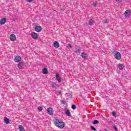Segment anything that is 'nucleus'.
<instances>
[{
	"label": "nucleus",
	"instance_id": "obj_23",
	"mask_svg": "<svg viewBox=\"0 0 131 131\" xmlns=\"http://www.w3.org/2000/svg\"><path fill=\"white\" fill-rule=\"evenodd\" d=\"M38 110L39 112H40V111H42V107L39 106L38 107Z\"/></svg>",
	"mask_w": 131,
	"mask_h": 131
},
{
	"label": "nucleus",
	"instance_id": "obj_34",
	"mask_svg": "<svg viewBox=\"0 0 131 131\" xmlns=\"http://www.w3.org/2000/svg\"><path fill=\"white\" fill-rule=\"evenodd\" d=\"M117 1H118V2H119L120 3L122 2V0H117Z\"/></svg>",
	"mask_w": 131,
	"mask_h": 131
},
{
	"label": "nucleus",
	"instance_id": "obj_27",
	"mask_svg": "<svg viewBox=\"0 0 131 131\" xmlns=\"http://www.w3.org/2000/svg\"><path fill=\"white\" fill-rule=\"evenodd\" d=\"M91 129H92V130H94V131L97 130V129H96V128L94 127L93 126H91Z\"/></svg>",
	"mask_w": 131,
	"mask_h": 131
},
{
	"label": "nucleus",
	"instance_id": "obj_3",
	"mask_svg": "<svg viewBox=\"0 0 131 131\" xmlns=\"http://www.w3.org/2000/svg\"><path fill=\"white\" fill-rule=\"evenodd\" d=\"M22 60V58L20 56H17L14 58L15 62H16V63H19V62H21V60Z\"/></svg>",
	"mask_w": 131,
	"mask_h": 131
},
{
	"label": "nucleus",
	"instance_id": "obj_24",
	"mask_svg": "<svg viewBox=\"0 0 131 131\" xmlns=\"http://www.w3.org/2000/svg\"><path fill=\"white\" fill-rule=\"evenodd\" d=\"M102 23H103V24H106V23H108V20L107 19H104L102 21Z\"/></svg>",
	"mask_w": 131,
	"mask_h": 131
},
{
	"label": "nucleus",
	"instance_id": "obj_22",
	"mask_svg": "<svg viewBox=\"0 0 131 131\" xmlns=\"http://www.w3.org/2000/svg\"><path fill=\"white\" fill-rule=\"evenodd\" d=\"M52 86L53 88H56V86H57V84L55 82H52Z\"/></svg>",
	"mask_w": 131,
	"mask_h": 131
},
{
	"label": "nucleus",
	"instance_id": "obj_35",
	"mask_svg": "<svg viewBox=\"0 0 131 131\" xmlns=\"http://www.w3.org/2000/svg\"><path fill=\"white\" fill-rule=\"evenodd\" d=\"M104 130L105 131H108V130H107L106 128H104Z\"/></svg>",
	"mask_w": 131,
	"mask_h": 131
},
{
	"label": "nucleus",
	"instance_id": "obj_11",
	"mask_svg": "<svg viewBox=\"0 0 131 131\" xmlns=\"http://www.w3.org/2000/svg\"><path fill=\"white\" fill-rule=\"evenodd\" d=\"M6 21L7 19L6 18H3L0 20V24H1V25H4V24H5Z\"/></svg>",
	"mask_w": 131,
	"mask_h": 131
},
{
	"label": "nucleus",
	"instance_id": "obj_18",
	"mask_svg": "<svg viewBox=\"0 0 131 131\" xmlns=\"http://www.w3.org/2000/svg\"><path fill=\"white\" fill-rule=\"evenodd\" d=\"M18 67L19 69H22V67H23V63L22 62H20L18 64Z\"/></svg>",
	"mask_w": 131,
	"mask_h": 131
},
{
	"label": "nucleus",
	"instance_id": "obj_9",
	"mask_svg": "<svg viewBox=\"0 0 131 131\" xmlns=\"http://www.w3.org/2000/svg\"><path fill=\"white\" fill-rule=\"evenodd\" d=\"M56 80L58 81V82H61L62 80L61 79V77L59 75V73H57L56 75Z\"/></svg>",
	"mask_w": 131,
	"mask_h": 131
},
{
	"label": "nucleus",
	"instance_id": "obj_1",
	"mask_svg": "<svg viewBox=\"0 0 131 131\" xmlns=\"http://www.w3.org/2000/svg\"><path fill=\"white\" fill-rule=\"evenodd\" d=\"M54 123L57 127H58V128H60L61 129H62V128H64V127L65 126V123L63 122V120L58 119V118L55 119L54 120Z\"/></svg>",
	"mask_w": 131,
	"mask_h": 131
},
{
	"label": "nucleus",
	"instance_id": "obj_28",
	"mask_svg": "<svg viewBox=\"0 0 131 131\" xmlns=\"http://www.w3.org/2000/svg\"><path fill=\"white\" fill-rule=\"evenodd\" d=\"M72 109H76V105H75V104H73L72 105Z\"/></svg>",
	"mask_w": 131,
	"mask_h": 131
},
{
	"label": "nucleus",
	"instance_id": "obj_14",
	"mask_svg": "<svg viewBox=\"0 0 131 131\" xmlns=\"http://www.w3.org/2000/svg\"><path fill=\"white\" fill-rule=\"evenodd\" d=\"M18 129L19 131H25V129L24 128V127L23 126L19 125L18 126Z\"/></svg>",
	"mask_w": 131,
	"mask_h": 131
},
{
	"label": "nucleus",
	"instance_id": "obj_31",
	"mask_svg": "<svg viewBox=\"0 0 131 131\" xmlns=\"http://www.w3.org/2000/svg\"><path fill=\"white\" fill-rule=\"evenodd\" d=\"M114 128L115 129V130H118V128L116 127V126L115 125H114Z\"/></svg>",
	"mask_w": 131,
	"mask_h": 131
},
{
	"label": "nucleus",
	"instance_id": "obj_5",
	"mask_svg": "<svg viewBox=\"0 0 131 131\" xmlns=\"http://www.w3.org/2000/svg\"><path fill=\"white\" fill-rule=\"evenodd\" d=\"M31 36H32V38H33L34 39H36V38L38 37V36L37 35L36 33L34 32H33L31 33Z\"/></svg>",
	"mask_w": 131,
	"mask_h": 131
},
{
	"label": "nucleus",
	"instance_id": "obj_17",
	"mask_svg": "<svg viewBox=\"0 0 131 131\" xmlns=\"http://www.w3.org/2000/svg\"><path fill=\"white\" fill-rule=\"evenodd\" d=\"M4 122H5V123H6V124H8V123L10 122V120H9V119L7 118H5Z\"/></svg>",
	"mask_w": 131,
	"mask_h": 131
},
{
	"label": "nucleus",
	"instance_id": "obj_6",
	"mask_svg": "<svg viewBox=\"0 0 131 131\" xmlns=\"http://www.w3.org/2000/svg\"><path fill=\"white\" fill-rule=\"evenodd\" d=\"M42 29V28H41V27L40 26H37L35 28V31H36V32H40Z\"/></svg>",
	"mask_w": 131,
	"mask_h": 131
},
{
	"label": "nucleus",
	"instance_id": "obj_25",
	"mask_svg": "<svg viewBox=\"0 0 131 131\" xmlns=\"http://www.w3.org/2000/svg\"><path fill=\"white\" fill-rule=\"evenodd\" d=\"M67 48H68V49H71V48H72V46H71V43L68 44Z\"/></svg>",
	"mask_w": 131,
	"mask_h": 131
},
{
	"label": "nucleus",
	"instance_id": "obj_32",
	"mask_svg": "<svg viewBox=\"0 0 131 131\" xmlns=\"http://www.w3.org/2000/svg\"><path fill=\"white\" fill-rule=\"evenodd\" d=\"M28 2L29 3H31V2H32V0H28Z\"/></svg>",
	"mask_w": 131,
	"mask_h": 131
},
{
	"label": "nucleus",
	"instance_id": "obj_15",
	"mask_svg": "<svg viewBox=\"0 0 131 131\" xmlns=\"http://www.w3.org/2000/svg\"><path fill=\"white\" fill-rule=\"evenodd\" d=\"M42 73L43 74H48V69L47 68H44L42 69Z\"/></svg>",
	"mask_w": 131,
	"mask_h": 131
},
{
	"label": "nucleus",
	"instance_id": "obj_20",
	"mask_svg": "<svg viewBox=\"0 0 131 131\" xmlns=\"http://www.w3.org/2000/svg\"><path fill=\"white\" fill-rule=\"evenodd\" d=\"M112 114L114 117H116V112H112Z\"/></svg>",
	"mask_w": 131,
	"mask_h": 131
},
{
	"label": "nucleus",
	"instance_id": "obj_33",
	"mask_svg": "<svg viewBox=\"0 0 131 131\" xmlns=\"http://www.w3.org/2000/svg\"><path fill=\"white\" fill-rule=\"evenodd\" d=\"M58 94H61V93H62V91H58Z\"/></svg>",
	"mask_w": 131,
	"mask_h": 131
},
{
	"label": "nucleus",
	"instance_id": "obj_2",
	"mask_svg": "<svg viewBox=\"0 0 131 131\" xmlns=\"http://www.w3.org/2000/svg\"><path fill=\"white\" fill-rule=\"evenodd\" d=\"M47 113L49 114V115H53L54 114V110L52 107H49L47 108Z\"/></svg>",
	"mask_w": 131,
	"mask_h": 131
},
{
	"label": "nucleus",
	"instance_id": "obj_19",
	"mask_svg": "<svg viewBox=\"0 0 131 131\" xmlns=\"http://www.w3.org/2000/svg\"><path fill=\"white\" fill-rule=\"evenodd\" d=\"M93 23H94V20L90 19L89 21V25H90V26H92Z\"/></svg>",
	"mask_w": 131,
	"mask_h": 131
},
{
	"label": "nucleus",
	"instance_id": "obj_12",
	"mask_svg": "<svg viewBox=\"0 0 131 131\" xmlns=\"http://www.w3.org/2000/svg\"><path fill=\"white\" fill-rule=\"evenodd\" d=\"M81 51V49H80L79 48L77 47L75 49V52L76 54H79Z\"/></svg>",
	"mask_w": 131,
	"mask_h": 131
},
{
	"label": "nucleus",
	"instance_id": "obj_30",
	"mask_svg": "<svg viewBox=\"0 0 131 131\" xmlns=\"http://www.w3.org/2000/svg\"><path fill=\"white\" fill-rule=\"evenodd\" d=\"M129 13H127V14L125 13V17H129Z\"/></svg>",
	"mask_w": 131,
	"mask_h": 131
},
{
	"label": "nucleus",
	"instance_id": "obj_4",
	"mask_svg": "<svg viewBox=\"0 0 131 131\" xmlns=\"http://www.w3.org/2000/svg\"><path fill=\"white\" fill-rule=\"evenodd\" d=\"M115 57L117 60H120L121 59V54L119 52H117L115 55Z\"/></svg>",
	"mask_w": 131,
	"mask_h": 131
},
{
	"label": "nucleus",
	"instance_id": "obj_29",
	"mask_svg": "<svg viewBox=\"0 0 131 131\" xmlns=\"http://www.w3.org/2000/svg\"><path fill=\"white\" fill-rule=\"evenodd\" d=\"M92 5H93V7H96L97 6V5H98V3L97 2H94Z\"/></svg>",
	"mask_w": 131,
	"mask_h": 131
},
{
	"label": "nucleus",
	"instance_id": "obj_8",
	"mask_svg": "<svg viewBox=\"0 0 131 131\" xmlns=\"http://www.w3.org/2000/svg\"><path fill=\"white\" fill-rule=\"evenodd\" d=\"M53 46L54 48H60V44L59 43V42L58 41H55L53 42Z\"/></svg>",
	"mask_w": 131,
	"mask_h": 131
},
{
	"label": "nucleus",
	"instance_id": "obj_7",
	"mask_svg": "<svg viewBox=\"0 0 131 131\" xmlns=\"http://www.w3.org/2000/svg\"><path fill=\"white\" fill-rule=\"evenodd\" d=\"M9 37L11 41H15V40H16V36L15 35V34H12L10 35Z\"/></svg>",
	"mask_w": 131,
	"mask_h": 131
},
{
	"label": "nucleus",
	"instance_id": "obj_13",
	"mask_svg": "<svg viewBox=\"0 0 131 131\" xmlns=\"http://www.w3.org/2000/svg\"><path fill=\"white\" fill-rule=\"evenodd\" d=\"M65 114L67 115V116H71V113H70V111H69V110H67L65 112Z\"/></svg>",
	"mask_w": 131,
	"mask_h": 131
},
{
	"label": "nucleus",
	"instance_id": "obj_16",
	"mask_svg": "<svg viewBox=\"0 0 131 131\" xmlns=\"http://www.w3.org/2000/svg\"><path fill=\"white\" fill-rule=\"evenodd\" d=\"M86 56H88V54H86V53H82L81 54V57L83 59H85L86 58Z\"/></svg>",
	"mask_w": 131,
	"mask_h": 131
},
{
	"label": "nucleus",
	"instance_id": "obj_10",
	"mask_svg": "<svg viewBox=\"0 0 131 131\" xmlns=\"http://www.w3.org/2000/svg\"><path fill=\"white\" fill-rule=\"evenodd\" d=\"M124 66L123 64L119 63L117 66V68H118L120 70H123Z\"/></svg>",
	"mask_w": 131,
	"mask_h": 131
},
{
	"label": "nucleus",
	"instance_id": "obj_21",
	"mask_svg": "<svg viewBox=\"0 0 131 131\" xmlns=\"http://www.w3.org/2000/svg\"><path fill=\"white\" fill-rule=\"evenodd\" d=\"M93 124H97L99 123V121H98L97 120H95L93 121Z\"/></svg>",
	"mask_w": 131,
	"mask_h": 131
},
{
	"label": "nucleus",
	"instance_id": "obj_26",
	"mask_svg": "<svg viewBox=\"0 0 131 131\" xmlns=\"http://www.w3.org/2000/svg\"><path fill=\"white\" fill-rule=\"evenodd\" d=\"M130 14V10H127L126 11H125V14Z\"/></svg>",
	"mask_w": 131,
	"mask_h": 131
}]
</instances>
